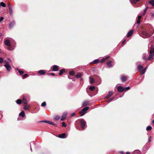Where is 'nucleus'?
<instances>
[{
    "label": "nucleus",
    "mask_w": 154,
    "mask_h": 154,
    "mask_svg": "<svg viewBox=\"0 0 154 154\" xmlns=\"http://www.w3.org/2000/svg\"><path fill=\"white\" fill-rule=\"evenodd\" d=\"M106 58H102V59H101V60L100 61V63H103L105 61V60H106Z\"/></svg>",
    "instance_id": "obj_39"
},
{
    "label": "nucleus",
    "mask_w": 154,
    "mask_h": 154,
    "mask_svg": "<svg viewBox=\"0 0 154 154\" xmlns=\"http://www.w3.org/2000/svg\"><path fill=\"white\" fill-rule=\"evenodd\" d=\"M42 122H45V123H47L49 124H51V125H54V126H56V125H55V124H54L51 121H42Z\"/></svg>",
    "instance_id": "obj_16"
},
{
    "label": "nucleus",
    "mask_w": 154,
    "mask_h": 154,
    "mask_svg": "<svg viewBox=\"0 0 154 154\" xmlns=\"http://www.w3.org/2000/svg\"><path fill=\"white\" fill-rule=\"evenodd\" d=\"M60 117L59 116L57 115L55 116L54 119L56 120H58L60 119Z\"/></svg>",
    "instance_id": "obj_24"
},
{
    "label": "nucleus",
    "mask_w": 154,
    "mask_h": 154,
    "mask_svg": "<svg viewBox=\"0 0 154 154\" xmlns=\"http://www.w3.org/2000/svg\"><path fill=\"white\" fill-rule=\"evenodd\" d=\"M142 33L143 35H144L146 38H148L151 36V35H150L147 33L146 31H143Z\"/></svg>",
    "instance_id": "obj_8"
},
{
    "label": "nucleus",
    "mask_w": 154,
    "mask_h": 154,
    "mask_svg": "<svg viewBox=\"0 0 154 154\" xmlns=\"http://www.w3.org/2000/svg\"><path fill=\"white\" fill-rule=\"evenodd\" d=\"M62 126L65 127H66V125L65 124V123L64 122H63L62 123Z\"/></svg>",
    "instance_id": "obj_43"
},
{
    "label": "nucleus",
    "mask_w": 154,
    "mask_h": 154,
    "mask_svg": "<svg viewBox=\"0 0 154 154\" xmlns=\"http://www.w3.org/2000/svg\"><path fill=\"white\" fill-rule=\"evenodd\" d=\"M4 18L3 17H1L0 18V23H1L4 20Z\"/></svg>",
    "instance_id": "obj_41"
},
{
    "label": "nucleus",
    "mask_w": 154,
    "mask_h": 154,
    "mask_svg": "<svg viewBox=\"0 0 154 154\" xmlns=\"http://www.w3.org/2000/svg\"><path fill=\"white\" fill-rule=\"evenodd\" d=\"M80 122L81 126L82 127V129H84L86 122L83 119H80Z\"/></svg>",
    "instance_id": "obj_4"
},
{
    "label": "nucleus",
    "mask_w": 154,
    "mask_h": 154,
    "mask_svg": "<svg viewBox=\"0 0 154 154\" xmlns=\"http://www.w3.org/2000/svg\"><path fill=\"white\" fill-rule=\"evenodd\" d=\"M113 94V93L112 92V91H109V92L108 94L106 96V97L107 98H109Z\"/></svg>",
    "instance_id": "obj_18"
},
{
    "label": "nucleus",
    "mask_w": 154,
    "mask_h": 154,
    "mask_svg": "<svg viewBox=\"0 0 154 154\" xmlns=\"http://www.w3.org/2000/svg\"><path fill=\"white\" fill-rule=\"evenodd\" d=\"M126 79V77L122 75L121 76V80L122 81L124 82H125Z\"/></svg>",
    "instance_id": "obj_21"
},
{
    "label": "nucleus",
    "mask_w": 154,
    "mask_h": 154,
    "mask_svg": "<svg viewBox=\"0 0 154 154\" xmlns=\"http://www.w3.org/2000/svg\"><path fill=\"white\" fill-rule=\"evenodd\" d=\"M126 154H130V152H127Z\"/></svg>",
    "instance_id": "obj_54"
},
{
    "label": "nucleus",
    "mask_w": 154,
    "mask_h": 154,
    "mask_svg": "<svg viewBox=\"0 0 154 154\" xmlns=\"http://www.w3.org/2000/svg\"><path fill=\"white\" fill-rule=\"evenodd\" d=\"M16 103L19 104H20L21 103H23L25 104H27L28 103L27 101L23 97L22 100L20 99H18L16 101Z\"/></svg>",
    "instance_id": "obj_1"
},
{
    "label": "nucleus",
    "mask_w": 154,
    "mask_h": 154,
    "mask_svg": "<svg viewBox=\"0 0 154 154\" xmlns=\"http://www.w3.org/2000/svg\"><path fill=\"white\" fill-rule=\"evenodd\" d=\"M75 72L73 71H71L69 72V74L71 75H74Z\"/></svg>",
    "instance_id": "obj_35"
},
{
    "label": "nucleus",
    "mask_w": 154,
    "mask_h": 154,
    "mask_svg": "<svg viewBox=\"0 0 154 154\" xmlns=\"http://www.w3.org/2000/svg\"><path fill=\"white\" fill-rule=\"evenodd\" d=\"M154 55V48H152L150 51V54L148 58H152Z\"/></svg>",
    "instance_id": "obj_5"
},
{
    "label": "nucleus",
    "mask_w": 154,
    "mask_h": 154,
    "mask_svg": "<svg viewBox=\"0 0 154 154\" xmlns=\"http://www.w3.org/2000/svg\"><path fill=\"white\" fill-rule=\"evenodd\" d=\"M38 73L41 75H43L45 74L46 71L45 70H40L38 71Z\"/></svg>",
    "instance_id": "obj_12"
},
{
    "label": "nucleus",
    "mask_w": 154,
    "mask_h": 154,
    "mask_svg": "<svg viewBox=\"0 0 154 154\" xmlns=\"http://www.w3.org/2000/svg\"><path fill=\"white\" fill-rule=\"evenodd\" d=\"M89 102L88 101H86L84 102L83 103V106H86L89 104Z\"/></svg>",
    "instance_id": "obj_23"
},
{
    "label": "nucleus",
    "mask_w": 154,
    "mask_h": 154,
    "mask_svg": "<svg viewBox=\"0 0 154 154\" xmlns=\"http://www.w3.org/2000/svg\"><path fill=\"white\" fill-rule=\"evenodd\" d=\"M140 0H130V2L132 3H135L137 2H138Z\"/></svg>",
    "instance_id": "obj_26"
},
{
    "label": "nucleus",
    "mask_w": 154,
    "mask_h": 154,
    "mask_svg": "<svg viewBox=\"0 0 154 154\" xmlns=\"http://www.w3.org/2000/svg\"><path fill=\"white\" fill-rule=\"evenodd\" d=\"M8 60L10 61H11V60L10 59V58H8Z\"/></svg>",
    "instance_id": "obj_59"
},
{
    "label": "nucleus",
    "mask_w": 154,
    "mask_h": 154,
    "mask_svg": "<svg viewBox=\"0 0 154 154\" xmlns=\"http://www.w3.org/2000/svg\"><path fill=\"white\" fill-rule=\"evenodd\" d=\"M75 115V113H72L71 115V116L72 117L74 116Z\"/></svg>",
    "instance_id": "obj_47"
},
{
    "label": "nucleus",
    "mask_w": 154,
    "mask_h": 154,
    "mask_svg": "<svg viewBox=\"0 0 154 154\" xmlns=\"http://www.w3.org/2000/svg\"><path fill=\"white\" fill-rule=\"evenodd\" d=\"M145 69H144L141 71V73L140 74V75H141L145 73V72L146 71H145Z\"/></svg>",
    "instance_id": "obj_31"
},
{
    "label": "nucleus",
    "mask_w": 154,
    "mask_h": 154,
    "mask_svg": "<svg viewBox=\"0 0 154 154\" xmlns=\"http://www.w3.org/2000/svg\"><path fill=\"white\" fill-rule=\"evenodd\" d=\"M120 152L122 154H123L124 153V152L123 151H121Z\"/></svg>",
    "instance_id": "obj_52"
},
{
    "label": "nucleus",
    "mask_w": 154,
    "mask_h": 154,
    "mask_svg": "<svg viewBox=\"0 0 154 154\" xmlns=\"http://www.w3.org/2000/svg\"><path fill=\"white\" fill-rule=\"evenodd\" d=\"M49 74L50 75H52V76H54V75H55V74L54 73H50Z\"/></svg>",
    "instance_id": "obj_44"
},
{
    "label": "nucleus",
    "mask_w": 154,
    "mask_h": 154,
    "mask_svg": "<svg viewBox=\"0 0 154 154\" xmlns=\"http://www.w3.org/2000/svg\"><path fill=\"white\" fill-rule=\"evenodd\" d=\"M149 3L152 6H154V0H151L149 2Z\"/></svg>",
    "instance_id": "obj_32"
},
{
    "label": "nucleus",
    "mask_w": 154,
    "mask_h": 154,
    "mask_svg": "<svg viewBox=\"0 0 154 154\" xmlns=\"http://www.w3.org/2000/svg\"><path fill=\"white\" fill-rule=\"evenodd\" d=\"M4 63H5L4 66L6 68L7 71H10L11 70V67L9 63L6 61H4Z\"/></svg>",
    "instance_id": "obj_2"
},
{
    "label": "nucleus",
    "mask_w": 154,
    "mask_h": 154,
    "mask_svg": "<svg viewBox=\"0 0 154 154\" xmlns=\"http://www.w3.org/2000/svg\"><path fill=\"white\" fill-rule=\"evenodd\" d=\"M24 109H26V106H25L24 107Z\"/></svg>",
    "instance_id": "obj_55"
},
{
    "label": "nucleus",
    "mask_w": 154,
    "mask_h": 154,
    "mask_svg": "<svg viewBox=\"0 0 154 154\" xmlns=\"http://www.w3.org/2000/svg\"><path fill=\"white\" fill-rule=\"evenodd\" d=\"M118 90L119 92H121L125 91L124 88L121 86H119L118 87Z\"/></svg>",
    "instance_id": "obj_9"
},
{
    "label": "nucleus",
    "mask_w": 154,
    "mask_h": 154,
    "mask_svg": "<svg viewBox=\"0 0 154 154\" xmlns=\"http://www.w3.org/2000/svg\"><path fill=\"white\" fill-rule=\"evenodd\" d=\"M140 20H137V23L138 24H139L140 23Z\"/></svg>",
    "instance_id": "obj_50"
},
{
    "label": "nucleus",
    "mask_w": 154,
    "mask_h": 154,
    "mask_svg": "<svg viewBox=\"0 0 154 154\" xmlns=\"http://www.w3.org/2000/svg\"><path fill=\"white\" fill-rule=\"evenodd\" d=\"M19 116L22 117H24L25 116L24 112L23 111H21L19 114Z\"/></svg>",
    "instance_id": "obj_20"
},
{
    "label": "nucleus",
    "mask_w": 154,
    "mask_h": 154,
    "mask_svg": "<svg viewBox=\"0 0 154 154\" xmlns=\"http://www.w3.org/2000/svg\"><path fill=\"white\" fill-rule=\"evenodd\" d=\"M152 59V58H147V59L146 60V61H147L148 60H151Z\"/></svg>",
    "instance_id": "obj_48"
},
{
    "label": "nucleus",
    "mask_w": 154,
    "mask_h": 154,
    "mask_svg": "<svg viewBox=\"0 0 154 154\" xmlns=\"http://www.w3.org/2000/svg\"><path fill=\"white\" fill-rule=\"evenodd\" d=\"M52 71H57L59 70V66L56 65H54L52 67Z\"/></svg>",
    "instance_id": "obj_6"
},
{
    "label": "nucleus",
    "mask_w": 154,
    "mask_h": 154,
    "mask_svg": "<svg viewBox=\"0 0 154 154\" xmlns=\"http://www.w3.org/2000/svg\"><path fill=\"white\" fill-rule=\"evenodd\" d=\"M30 149H31V151H32V149H31V148Z\"/></svg>",
    "instance_id": "obj_61"
},
{
    "label": "nucleus",
    "mask_w": 154,
    "mask_h": 154,
    "mask_svg": "<svg viewBox=\"0 0 154 154\" xmlns=\"http://www.w3.org/2000/svg\"><path fill=\"white\" fill-rule=\"evenodd\" d=\"M141 18V16H138V20H140Z\"/></svg>",
    "instance_id": "obj_46"
},
{
    "label": "nucleus",
    "mask_w": 154,
    "mask_h": 154,
    "mask_svg": "<svg viewBox=\"0 0 154 154\" xmlns=\"http://www.w3.org/2000/svg\"><path fill=\"white\" fill-rule=\"evenodd\" d=\"M8 5L9 10V13L11 15H12V14L13 11L9 3H8Z\"/></svg>",
    "instance_id": "obj_15"
},
{
    "label": "nucleus",
    "mask_w": 154,
    "mask_h": 154,
    "mask_svg": "<svg viewBox=\"0 0 154 154\" xmlns=\"http://www.w3.org/2000/svg\"><path fill=\"white\" fill-rule=\"evenodd\" d=\"M2 36V33H0V37Z\"/></svg>",
    "instance_id": "obj_53"
},
{
    "label": "nucleus",
    "mask_w": 154,
    "mask_h": 154,
    "mask_svg": "<svg viewBox=\"0 0 154 154\" xmlns=\"http://www.w3.org/2000/svg\"><path fill=\"white\" fill-rule=\"evenodd\" d=\"M89 109V107L87 106L83 108L82 111L80 112V116H82L84 115L86 113V111Z\"/></svg>",
    "instance_id": "obj_3"
},
{
    "label": "nucleus",
    "mask_w": 154,
    "mask_h": 154,
    "mask_svg": "<svg viewBox=\"0 0 154 154\" xmlns=\"http://www.w3.org/2000/svg\"><path fill=\"white\" fill-rule=\"evenodd\" d=\"M67 115V113L66 112H64L63 113L61 118L60 119L61 121H63L66 118Z\"/></svg>",
    "instance_id": "obj_7"
},
{
    "label": "nucleus",
    "mask_w": 154,
    "mask_h": 154,
    "mask_svg": "<svg viewBox=\"0 0 154 154\" xmlns=\"http://www.w3.org/2000/svg\"><path fill=\"white\" fill-rule=\"evenodd\" d=\"M152 128V127L150 126H148L146 128V130L147 131L150 130Z\"/></svg>",
    "instance_id": "obj_33"
},
{
    "label": "nucleus",
    "mask_w": 154,
    "mask_h": 154,
    "mask_svg": "<svg viewBox=\"0 0 154 154\" xmlns=\"http://www.w3.org/2000/svg\"><path fill=\"white\" fill-rule=\"evenodd\" d=\"M114 98L113 97H112L109 100L107 101V102H109L111 101Z\"/></svg>",
    "instance_id": "obj_40"
},
{
    "label": "nucleus",
    "mask_w": 154,
    "mask_h": 154,
    "mask_svg": "<svg viewBox=\"0 0 154 154\" xmlns=\"http://www.w3.org/2000/svg\"><path fill=\"white\" fill-rule=\"evenodd\" d=\"M63 69H61L60 70V72L59 73V75H61L63 73Z\"/></svg>",
    "instance_id": "obj_37"
},
{
    "label": "nucleus",
    "mask_w": 154,
    "mask_h": 154,
    "mask_svg": "<svg viewBox=\"0 0 154 154\" xmlns=\"http://www.w3.org/2000/svg\"><path fill=\"white\" fill-rule=\"evenodd\" d=\"M68 78H69V79H72L71 78H69L68 76Z\"/></svg>",
    "instance_id": "obj_58"
},
{
    "label": "nucleus",
    "mask_w": 154,
    "mask_h": 154,
    "mask_svg": "<svg viewBox=\"0 0 154 154\" xmlns=\"http://www.w3.org/2000/svg\"><path fill=\"white\" fill-rule=\"evenodd\" d=\"M28 77V75L27 74H24L23 76H22V78L23 79H24L26 78H27Z\"/></svg>",
    "instance_id": "obj_34"
},
{
    "label": "nucleus",
    "mask_w": 154,
    "mask_h": 154,
    "mask_svg": "<svg viewBox=\"0 0 154 154\" xmlns=\"http://www.w3.org/2000/svg\"><path fill=\"white\" fill-rule=\"evenodd\" d=\"M133 33V31L132 30H130L129 31L127 37H129V36H131L132 34Z\"/></svg>",
    "instance_id": "obj_22"
},
{
    "label": "nucleus",
    "mask_w": 154,
    "mask_h": 154,
    "mask_svg": "<svg viewBox=\"0 0 154 154\" xmlns=\"http://www.w3.org/2000/svg\"><path fill=\"white\" fill-rule=\"evenodd\" d=\"M82 72H79L75 76L74 78H78L82 75Z\"/></svg>",
    "instance_id": "obj_13"
},
{
    "label": "nucleus",
    "mask_w": 154,
    "mask_h": 154,
    "mask_svg": "<svg viewBox=\"0 0 154 154\" xmlns=\"http://www.w3.org/2000/svg\"><path fill=\"white\" fill-rule=\"evenodd\" d=\"M17 69L20 75H22L23 74V71L20 70L18 68Z\"/></svg>",
    "instance_id": "obj_25"
},
{
    "label": "nucleus",
    "mask_w": 154,
    "mask_h": 154,
    "mask_svg": "<svg viewBox=\"0 0 154 154\" xmlns=\"http://www.w3.org/2000/svg\"><path fill=\"white\" fill-rule=\"evenodd\" d=\"M124 89H125V90H128L130 89V87H128L126 88H124Z\"/></svg>",
    "instance_id": "obj_42"
},
{
    "label": "nucleus",
    "mask_w": 154,
    "mask_h": 154,
    "mask_svg": "<svg viewBox=\"0 0 154 154\" xmlns=\"http://www.w3.org/2000/svg\"><path fill=\"white\" fill-rule=\"evenodd\" d=\"M143 68V67L142 66H138V70L140 71Z\"/></svg>",
    "instance_id": "obj_27"
},
{
    "label": "nucleus",
    "mask_w": 154,
    "mask_h": 154,
    "mask_svg": "<svg viewBox=\"0 0 154 154\" xmlns=\"http://www.w3.org/2000/svg\"><path fill=\"white\" fill-rule=\"evenodd\" d=\"M151 141V137H150L149 138V142H150Z\"/></svg>",
    "instance_id": "obj_49"
},
{
    "label": "nucleus",
    "mask_w": 154,
    "mask_h": 154,
    "mask_svg": "<svg viewBox=\"0 0 154 154\" xmlns=\"http://www.w3.org/2000/svg\"><path fill=\"white\" fill-rule=\"evenodd\" d=\"M99 62V60L98 59H97L94 60L93 62L92 63H97Z\"/></svg>",
    "instance_id": "obj_28"
},
{
    "label": "nucleus",
    "mask_w": 154,
    "mask_h": 154,
    "mask_svg": "<svg viewBox=\"0 0 154 154\" xmlns=\"http://www.w3.org/2000/svg\"><path fill=\"white\" fill-rule=\"evenodd\" d=\"M152 123H153V124L154 123V119L152 121Z\"/></svg>",
    "instance_id": "obj_56"
},
{
    "label": "nucleus",
    "mask_w": 154,
    "mask_h": 154,
    "mask_svg": "<svg viewBox=\"0 0 154 154\" xmlns=\"http://www.w3.org/2000/svg\"><path fill=\"white\" fill-rule=\"evenodd\" d=\"M148 8L146 7L144 10V13L143 14V15H144L146 11L148 10Z\"/></svg>",
    "instance_id": "obj_38"
},
{
    "label": "nucleus",
    "mask_w": 154,
    "mask_h": 154,
    "mask_svg": "<svg viewBox=\"0 0 154 154\" xmlns=\"http://www.w3.org/2000/svg\"><path fill=\"white\" fill-rule=\"evenodd\" d=\"M106 58H109V57H106Z\"/></svg>",
    "instance_id": "obj_60"
},
{
    "label": "nucleus",
    "mask_w": 154,
    "mask_h": 154,
    "mask_svg": "<svg viewBox=\"0 0 154 154\" xmlns=\"http://www.w3.org/2000/svg\"><path fill=\"white\" fill-rule=\"evenodd\" d=\"M0 5L2 6L3 7H6V5L3 2H1L0 4Z\"/></svg>",
    "instance_id": "obj_29"
},
{
    "label": "nucleus",
    "mask_w": 154,
    "mask_h": 154,
    "mask_svg": "<svg viewBox=\"0 0 154 154\" xmlns=\"http://www.w3.org/2000/svg\"><path fill=\"white\" fill-rule=\"evenodd\" d=\"M89 82L91 84H93L94 82V80L92 76L89 77Z\"/></svg>",
    "instance_id": "obj_11"
},
{
    "label": "nucleus",
    "mask_w": 154,
    "mask_h": 154,
    "mask_svg": "<svg viewBox=\"0 0 154 154\" xmlns=\"http://www.w3.org/2000/svg\"><path fill=\"white\" fill-rule=\"evenodd\" d=\"M106 64L109 67H111L112 66V61L111 60L108 61L106 63Z\"/></svg>",
    "instance_id": "obj_17"
},
{
    "label": "nucleus",
    "mask_w": 154,
    "mask_h": 154,
    "mask_svg": "<svg viewBox=\"0 0 154 154\" xmlns=\"http://www.w3.org/2000/svg\"><path fill=\"white\" fill-rule=\"evenodd\" d=\"M5 44L6 45L8 46V47H10L11 46L10 42L8 39H6L5 41Z\"/></svg>",
    "instance_id": "obj_10"
},
{
    "label": "nucleus",
    "mask_w": 154,
    "mask_h": 154,
    "mask_svg": "<svg viewBox=\"0 0 154 154\" xmlns=\"http://www.w3.org/2000/svg\"><path fill=\"white\" fill-rule=\"evenodd\" d=\"M46 105V103L45 102H43L41 104V106L44 107Z\"/></svg>",
    "instance_id": "obj_36"
},
{
    "label": "nucleus",
    "mask_w": 154,
    "mask_h": 154,
    "mask_svg": "<svg viewBox=\"0 0 154 154\" xmlns=\"http://www.w3.org/2000/svg\"><path fill=\"white\" fill-rule=\"evenodd\" d=\"M3 62V58H0V63H2Z\"/></svg>",
    "instance_id": "obj_45"
},
{
    "label": "nucleus",
    "mask_w": 154,
    "mask_h": 154,
    "mask_svg": "<svg viewBox=\"0 0 154 154\" xmlns=\"http://www.w3.org/2000/svg\"><path fill=\"white\" fill-rule=\"evenodd\" d=\"M15 23L14 21L12 22L9 24V27L10 28H12L15 25Z\"/></svg>",
    "instance_id": "obj_19"
},
{
    "label": "nucleus",
    "mask_w": 154,
    "mask_h": 154,
    "mask_svg": "<svg viewBox=\"0 0 154 154\" xmlns=\"http://www.w3.org/2000/svg\"><path fill=\"white\" fill-rule=\"evenodd\" d=\"M95 88V87L94 86H90L89 89L91 91H92L94 90Z\"/></svg>",
    "instance_id": "obj_30"
},
{
    "label": "nucleus",
    "mask_w": 154,
    "mask_h": 154,
    "mask_svg": "<svg viewBox=\"0 0 154 154\" xmlns=\"http://www.w3.org/2000/svg\"><path fill=\"white\" fill-rule=\"evenodd\" d=\"M152 16H154V13H152Z\"/></svg>",
    "instance_id": "obj_57"
},
{
    "label": "nucleus",
    "mask_w": 154,
    "mask_h": 154,
    "mask_svg": "<svg viewBox=\"0 0 154 154\" xmlns=\"http://www.w3.org/2000/svg\"><path fill=\"white\" fill-rule=\"evenodd\" d=\"M58 137L61 138H65L66 137V134L64 133L61 134L59 135Z\"/></svg>",
    "instance_id": "obj_14"
},
{
    "label": "nucleus",
    "mask_w": 154,
    "mask_h": 154,
    "mask_svg": "<svg viewBox=\"0 0 154 154\" xmlns=\"http://www.w3.org/2000/svg\"><path fill=\"white\" fill-rule=\"evenodd\" d=\"M148 66H147L146 67H145L144 69H145V71H146V69H147V68H148Z\"/></svg>",
    "instance_id": "obj_51"
}]
</instances>
